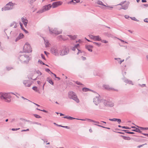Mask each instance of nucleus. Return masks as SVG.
Returning <instances> with one entry per match:
<instances>
[{"label":"nucleus","instance_id":"nucleus-8","mask_svg":"<svg viewBox=\"0 0 148 148\" xmlns=\"http://www.w3.org/2000/svg\"><path fill=\"white\" fill-rule=\"evenodd\" d=\"M49 31L50 34H55L58 35L62 33V31H58L57 29L56 28H54V29H49Z\"/></svg>","mask_w":148,"mask_h":148},{"label":"nucleus","instance_id":"nucleus-40","mask_svg":"<svg viewBox=\"0 0 148 148\" xmlns=\"http://www.w3.org/2000/svg\"><path fill=\"white\" fill-rule=\"evenodd\" d=\"M122 128L123 129H130L131 128L128 127H127V126H123L122 127Z\"/></svg>","mask_w":148,"mask_h":148},{"label":"nucleus","instance_id":"nucleus-25","mask_svg":"<svg viewBox=\"0 0 148 148\" xmlns=\"http://www.w3.org/2000/svg\"><path fill=\"white\" fill-rule=\"evenodd\" d=\"M125 82L126 83H128L129 84H131L132 85L133 84V82L132 81L130 80H129L128 79L125 80Z\"/></svg>","mask_w":148,"mask_h":148},{"label":"nucleus","instance_id":"nucleus-29","mask_svg":"<svg viewBox=\"0 0 148 148\" xmlns=\"http://www.w3.org/2000/svg\"><path fill=\"white\" fill-rule=\"evenodd\" d=\"M32 89L34 90V91H35L36 92H38L39 91V90H38V89H37V87L36 86H33L32 88Z\"/></svg>","mask_w":148,"mask_h":148},{"label":"nucleus","instance_id":"nucleus-5","mask_svg":"<svg viewBox=\"0 0 148 148\" xmlns=\"http://www.w3.org/2000/svg\"><path fill=\"white\" fill-rule=\"evenodd\" d=\"M23 51L25 53H29L32 52V48L30 45L27 43H26L23 47Z\"/></svg>","mask_w":148,"mask_h":148},{"label":"nucleus","instance_id":"nucleus-54","mask_svg":"<svg viewBox=\"0 0 148 148\" xmlns=\"http://www.w3.org/2000/svg\"><path fill=\"white\" fill-rule=\"evenodd\" d=\"M62 127L63 128H66L68 129H69V128H70L68 126H62Z\"/></svg>","mask_w":148,"mask_h":148},{"label":"nucleus","instance_id":"nucleus-47","mask_svg":"<svg viewBox=\"0 0 148 148\" xmlns=\"http://www.w3.org/2000/svg\"><path fill=\"white\" fill-rule=\"evenodd\" d=\"M68 119H69L70 120H73V119H76L75 118L73 117H72L69 116Z\"/></svg>","mask_w":148,"mask_h":148},{"label":"nucleus","instance_id":"nucleus-57","mask_svg":"<svg viewBox=\"0 0 148 148\" xmlns=\"http://www.w3.org/2000/svg\"><path fill=\"white\" fill-rule=\"evenodd\" d=\"M23 30L24 32L25 33L28 34V32L25 29V28H23Z\"/></svg>","mask_w":148,"mask_h":148},{"label":"nucleus","instance_id":"nucleus-9","mask_svg":"<svg viewBox=\"0 0 148 148\" xmlns=\"http://www.w3.org/2000/svg\"><path fill=\"white\" fill-rule=\"evenodd\" d=\"M51 51L52 53L56 56L59 55V53L57 48L55 47H53L51 49Z\"/></svg>","mask_w":148,"mask_h":148},{"label":"nucleus","instance_id":"nucleus-4","mask_svg":"<svg viewBox=\"0 0 148 148\" xmlns=\"http://www.w3.org/2000/svg\"><path fill=\"white\" fill-rule=\"evenodd\" d=\"M68 96L70 99H72L74 100L76 103H79V101L76 94L73 91H70L68 92Z\"/></svg>","mask_w":148,"mask_h":148},{"label":"nucleus","instance_id":"nucleus-34","mask_svg":"<svg viewBox=\"0 0 148 148\" xmlns=\"http://www.w3.org/2000/svg\"><path fill=\"white\" fill-rule=\"evenodd\" d=\"M34 115L37 118H41V116L37 114H34Z\"/></svg>","mask_w":148,"mask_h":148},{"label":"nucleus","instance_id":"nucleus-52","mask_svg":"<svg viewBox=\"0 0 148 148\" xmlns=\"http://www.w3.org/2000/svg\"><path fill=\"white\" fill-rule=\"evenodd\" d=\"M94 124V125H96L98 126L99 127H102V128H105V127L103 126H102V125H97V124Z\"/></svg>","mask_w":148,"mask_h":148},{"label":"nucleus","instance_id":"nucleus-19","mask_svg":"<svg viewBox=\"0 0 148 148\" xmlns=\"http://www.w3.org/2000/svg\"><path fill=\"white\" fill-rule=\"evenodd\" d=\"M129 4L130 2L129 1H127L126 2V3L124 5H122V7H123V10H126L128 8Z\"/></svg>","mask_w":148,"mask_h":148},{"label":"nucleus","instance_id":"nucleus-59","mask_svg":"<svg viewBox=\"0 0 148 148\" xmlns=\"http://www.w3.org/2000/svg\"><path fill=\"white\" fill-rule=\"evenodd\" d=\"M20 129V128H12V131L17 130H18L19 129Z\"/></svg>","mask_w":148,"mask_h":148},{"label":"nucleus","instance_id":"nucleus-1","mask_svg":"<svg viewBox=\"0 0 148 148\" xmlns=\"http://www.w3.org/2000/svg\"><path fill=\"white\" fill-rule=\"evenodd\" d=\"M18 58L22 63L27 64L29 60V56L25 55H19Z\"/></svg>","mask_w":148,"mask_h":148},{"label":"nucleus","instance_id":"nucleus-18","mask_svg":"<svg viewBox=\"0 0 148 148\" xmlns=\"http://www.w3.org/2000/svg\"><path fill=\"white\" fill-rule=\"evenodd\" d=\"M115 130H116V131H117V130H121V131H124V132L125 133H127V134H135V133L133 132H129V130H121L120 129H117V128Z\"/></svg>","mask_w":148,"mask_h":148},{"label":"nucleus","instance_id":"nucleus-53","mask_svg":"<svg viewBox=\"0 0 148 148\" xmlns=\"http://www.w3.org/2000/svg\"><path fill=\"white\" fill-rule=\"evenodd\" d=\"M146 144H147L145 143L144 144H143L142 145H139L137 147L138 148H140V147H143L144 145H146Z\"/></svg>","mask_w":148,"mask_h":148},{"label":"nucleus","instance_id":"nucleus-20","mask_svg":"<svg viewBox=\"0 0 148 148\" xmlns=\"http://www.w3.org/2000/svg\"><path fill=\"white\" fill-rule=\"evenodd\" d=\"M57 38L58 39H59V40H65L67 39H68V38L66 37H64L63 38L62 36L61 35H60L58 36Z\"/></svg>","mask_w":148,"mask_h":148},{"label":"nucleus","instance_id":"nucleus-23","mask_svg":"<svg viewBox=\"0 0 148 148\" xmlns=\"http://www.w3.org/2000/svg\"><path fill=\"white\" fill-rule=\"evenodd\" d=\"M104 87L106 89L108 90H115L113 88H110V87L108 85H104Z\"/></svg>","mask_w":148,"mask_h":148},{"label":"nucleus","instance_id":"nucleus-56","mask_svg":"<svg viewBox=\"0 0 148 148\" xmlns=\"http://www.w3.org/2000/svg\"><path fill=\"white\" fill-rule=\"evenodd\" d=\"M15 23H16V22H13L10 25V26L12 27Z\"/></svg>","mask_w":148,"mask_h":148},{"label":"nucleus","instance_id":"nucleus-49","mask_svg":"<svg viewBox=\"0 0 148 148\" xmlns=\"http://www.w3.org/2000/svg\"><path fill=\"white\" fill-rule=\"evenodd\" d=\"M41 56L42 58L43 59H44V60H46V59H45V56H44V55L42 53V54H41Z\"/></svg>","mask_w":148,"mask_h":148},{"label":"nucleus","instance_id":"nucleus-10","mask_svg":"<svg viewBox=\"0 0 148 148\" xmlns=\"http://www.w3.org/2000/svg\"><path fill=\"white\" fill-rule=\"evenodd\" d=\"M63 3L62 1H59L53 2L52 3V7L53 8H56L58 6L61 5Z\"/></svg>","mask_w":148,"mask_h":148},{"label":"nucleus","instance_id":"nucleus-60","mask_svg":"<svg viewBox=\"0 0 148 148\" xmlns=\"http://www.w3.org/2000/svg\"><path fill=\"white\" fill-rule=\"evenodd\" d=\"M21 98H22V99H24V100H28V101H30V102H31V101H30V100H28V99H27L26 98H25L24 97H23V96H22V97H21Z\"/></svg>","mask_w":148,"mask_h":148},{"label":"nucleus","instance_id":"nucleus-39","mask_svg":"<svg viewBox=\"0 0 148 148\" xmlns=\"http://www.w3.org/2000/svg\"><path fill=\"white\" fill-rule=\"evenodd\" d=\"M125 2H126V1H122V2H121L120 3H119V4H118L117 5H121V6L122 5H123Z\"/></svg>","mask_w":148,"mask_h":148},{"label":"nucleus","instance_id":"nucleus-28","mask_svg":"<svg viewBox=\"0 0 148 148\" xmlns=\"http://www.w3.org/2000/svg\"><path fill=\"white\" fill-rule=\"evenodd\" d=\"M48 82L50 84L53 85H54V82L52 81L51 79H50L49 80H47Z\"/></svg>","mask_w":148,"mask_h":148},{"label":"nucleus","instance_id":"nucleus-22","mask_svg":"<svg viewBox=\"0 0 148 148\" xmlns=\"http://www.w3.org/2000/svg\"><path fill=\"white\" fill-rule=\"evenodd\" d=\"M104 34L105 36H107L109 38L111 37L113 38L114 37V36L112 34L108 32H106L104 33Z\"/></svg>","mask_w":148,"mask_h":148},{"label":"nucleus","instance_id":"nucleus-63","mask_svg":"<svg viewBox=\"0 0 148 148\" xmlns=\"http://www.w3.org/2000/svg\"><path fill=\"white\" fill-rule=\"evenodd\" d=\"M79 44H76V45H75L74 47H75L76 48H77V47H78V46H79Z\"/></svg>","mask_w":148,"mask_h":148},{"label":"nucleus","instance_id":"nucleus-42","mask_svg":"<svg viewBox=\"0 0 148 148\" xmlns=\"http://www.w3.org/2000/svg\"><path fill=\"white\" fill-rule=\"evenodd\" d=\"M38 62L40 63V64H42L43 65L45 64L40 60H38Z\"/></svg>","mask_w":148,"mask_h":148},{"label":"nucleus","instance_id":"nucleus-11","mask_svg":"<svg viewBox=\"0 0 148 148\" xmlns=\"http://www.w3.org/2000/svg\"><path fill=\"white\" fill-rule=\"evenodd\" d=\"M52 7V5L50 4H49L47 5H45L42 7V8L44 12L49 10Z\"/></svg>","mask_w":148,"mask_h":148},{"label":"nucleus","instance_id":"nucleus-30","mask_svg":"<svg viewBox=\"0 0 148 148\" xmlns=\"http://www.w3.org/2000/svg\"><path fill=\"white\" fill-rule=\"evenodd\" d=\"M44 12V11L43 8H42L41 9L39 10L38 12H37V13L40 14V13H42V12Z\"/></svg>","mask_w":148,"mask_h":148},{"label":"nucleus","instance_id":"nucleus-51","mask_svg":"<svg viewBox=\"0 0 148 148\" xmlns=\"http://www.w3.org/2000/svg\"><path fill=\"white\" fill-rule=\"evenodd\" d=\"M36 73L39 74V75H42V73H41V72L39 71V70H38L37 71H36Z\"/></svg>","mask_w":148,"mask_h":148},{"label":"nucleus","instance_id":"nucleus-2","mask_svg":"<svg viewBox=\"0 0 148 148\" xmlns=\"http://www.w3.org/2000/svg\"><path fill=\"white\" fill-rule=\"evenodd\" d=\"M0 95L1 98L4 99L5 101L8 103L10 102L11 96L8 93L1 92L0 93Z\"/></svg>","mask_w":148,"mask_h":148},{"label":"nucleus","instance_id":"nucleus-58","mask_svg":"<svg viewBox=\"0 0 148 148\" xmlns=\"http://www.w3.org/2000/svg\"><path fill=\"white\" fill-rule=\"evenodd\" d=\"M45 71L49 73L50 71V69H49L47 68L45 69Z\"/></svg>","mask_w":148,"mask_h":148},{"label":"nucleus","instance_id":"nucleus-38","mask_svg":"<svg viewBox=\"0 0 148 148\" xmlns=\"http://www.w3.org/2000/svg\"><path fill=\"white\" fill-rule=\"evenodd\" d=\"M19 24L21 26V29L23 30V28H24L23 26V24L21 22H20Z\"/></svg>","mask_w":148,"mask_h":148},{"label":"nucleus","instance_id":"nucleus-37","mask_svg":"<svg viewBox=\"0 0 148 148\" xmlns=\"http://www.w3.org/2000/svg\"><path fill=\"white\" fill-rule=\"evenodd\" d=\"M36 0H29V3L31 4L32 5L34 2Z\"/></svg>","mask_w":148,"mask_h":148},{"label":"nucleus","instance_id":"nucleus-55","mask_svg":"<svg viewBox=\"0 0 148 148\" xmlns=\"http://www.w3.org/2000/svg\"><path fill=\"white\" fill-rule=\"evenodd\" d=\"M76 84L77 85H81L82 84L79 82L78 81H76L75 82Z\"/></svg>","mask_w":148,"mask_h":148},{"label":"nucleus","instance_id":"nucleus-16","mask_svg":"<svg viewBox=\"0 0 148 148\" xmlns=\"http://www.w3.org/2000/svg\"><path fill=\"white\" fill-rule=\"evenodd\" d=\"M93 47V46L92 45H85V48L90 52H92V51L91 49Z\"/></svg>","mask_w":148,"mask_h":148},{"label":"nucleus","instance_id":"nucleus-50","mask_svg":"<svg viewBox=\"0 0 148 148\" xmlns=\"http://www.w3.org/2000/svg\"><path fill=\"white\" fill-rule=\"evenodd\" d=\"M77 36L74 35L73 36V37H72L71 40H75L76 38L77 37Z\"/></svg>","mask_w":148,"mask_h":148},{"label":"nucleus","instance_id":"nucleus-17","mask_svg":"<svg viewBox=\"0 0 148 148\" xmlns=\"http://www.w3.org/2000/svg\"><path fill=\"white\" fill-rule=\"evenodd\" d=\"M91 36L93 37V40L95 41H100V40H101V38L99 37V36H93L91 35Z\"/></svg>","mask_w":148,"mask_h":148},{"label":"nucleus","instance_id":"nucleus-64","mask_svg":"<svg viewBox=\"0 0 148 148\" xmlns=\"http://www.w3.org/2000/svg\"><path fill=\"white\" fill-rule=\"evenodd\" d=\"M144 21L145 22H148V18H145L144 20Z\"/></svg>","mask_w":148,"mask_h":148},{"label":"nucleus","instance_id":"nucleus-43","mask_svg":"<svg viewBox=\"0 0 148 148\" xmlns=\"http://www.w3.org/2000/svg\"><path fill=\"white\" fill-rule=\"evenodd\" d=\"M116 121H117L119 124H120L121 122V119H116Z\"/></svg>","mask_w":148,"mask_h":148},{"label":"nucleus","instance_id":"nucleus-24","mask_svg":"<svg viewBox=\"0 0 148 148\" xmlns=\"http://www.w3.org/2000/svg\"><path fill=\"white\" fill-rule=\"evenodd\" d=\"M82 90L83 91L85 92H86L88 91H90L91 90H91L90 89L86 87L83 88Z\"/></svg>","mask_w":148,"mask_h":148},{"label":"nucleus","instance_id":"nucleus-41","mask_svg":"<svg viewBox=\"0 0 148 148\" xmlns=\"http://www.w3.org/2000/svg\"><path fill=\"white\" fill-rule=\"evenodd\" d=\"M101 42L103 43H106L108 42V41L105 40H102L101 39V40H100V41Z\"/></svg>","mask_w":148,"mask_h":148},{"label":"nucleus","instance_id":"nucleus-13","mask_svg":"<svg viewBox=\"0 0 148 148\" xmlns=\"http://www.w3.org/2000/svg\"><path fill=\"white\" fill-rule=\"evenodd\" d=\"M100 101L99 97L97 96L96 97L93 99V102L96 105H97Z\"/></svg>","mask_w":148,"mask_h":148},{"label":"nucleus","instance_id":"nucleus-21","mask_svg":"<svg viewBox=\"0 0 148 148\" xmlns=\"http://www.w3.org/2000/svg\"><path fill=\"white\" fill-rule=\"evenodd\" d=\"M97 3L100 5H102L103 6H104L105 7H108L110 8H112L113 7H110V6H107L105 5L100 0H98L97 1Z\"/></svg>","mask_w":148,"mask_h":148},{"label":"nucleus","instance_id":"nucleus-7","mask_svg":"<svg viewBox=\"0 0 148 148\" xmlns=\"http://www.w3.org/2000/svg\"><path fill=\"white\" fill-rule=\"evenodd\" d=\"M13 3L12 2H9L6 5V6L4 8H2V10H10L12 9L13 8Z\"/></svg>","mask_w":148,"mask_h":148},{"label":"nucleus","instance_id":"nucleus-61","mask_svg":"<svg viewBox=\"0 0 148 148\" xmlns=\"http://www.w3.org/2000/svg\"><path fill=\"white\" fill-rule=\"evenodd\" d=\"M125 18L126 19H128L129 18H130V17L128 15H125L124 16Z\"/></svg>","mask_w":148,"mask_h":148},{"label":"nucleus","instance_id":"nucleus-3","mask_svg":"<svg viewBox=\"0 0 148 148\" xmlns=\"http://www.w3.org/2000/svg\"><path fill=\"white\" fill-rule=\"evenodd\" d=\"M101 101L105 106L112 107L114 106L113 103L111 101L109 97H106L105 99L102 100Z\"/></svg>","mask_w":148,"mask_h":148},{"label":"nucleus","instance_id":"nucleus-27","mask_svg":"<svg viewBox=\"0 0 148 148\" xmlns=\"http://www.w3.org/2000/svg\"><path fill=\"white\" fill-rule=\"evenodd\" d=\"M21 19L22 22L23 23V24L24 23H25V22H28V20L26 18H25L23 17H22L21 18Z\"/></svg>","mask_w":148,"mask_h":148},{"label":"nucleus","instance_id":"nucleus-12","mask_svg":"<svg viewBox=\"0 0 148 148\" xmlns=\"http://www.w3.org/2000/svg\"><path fill=\"white\" fill-rule=\"evenodd\" d=\"M23 84L26 86L30 87L32 84L31 81L29 80H25L23 81Z\"/></svg>","mask_w":148,"mask_h":148},{"label":"nucleus","instance_id":"nucleus-35","mask_svg":"<svg viewBox=\"0 0 148 148\" xmlns=\"http://www.w3.org/2000/svg\"><path fill=\"white\" fill-rule=\"evenodd\" d=\"M93 43L95 44L98 47H100L101 45V43H97L96 42H93Z\"/></svg>","mask_w":148,"mask_h":148},{"label":"nucleus","instance_id":"nucleus-46","mask_svg":"<svg viewBox=\"0 0 148 148\" xmlns=\"http://www.w3.org/2000/svg\"><path fill=\"white\" fill-rule=\"evenodd\" d=\"M86 120L88 121L89 122H92L94 123V120H92L90 119H87Z\"/></svg>","mask_w":148,"mask_h":148},{"label":"nucleus","instance_id":"nucleus-14","mask_svg":"<svg viewBox=\"0 0 148 148\" xmlns=\"http://www.w3.org/2000/svg\"><path fill=\"white\" fill-rule=\"evenodd\" d=\"M131 128H132L135 129L132 130V131L134 132H138L140 133H142V132L140 130L135 127V126H132L131 127Z\"/></svg>","mask_w":148,"mask_h":148},{"label":"nucleus","instance_id":"nucleus-32","mask_svg":"<svg viewBox=\"0 0 148 148\" xmlns=\"http://www.w3.org/2000/svg\"><path fill=\"white\" fill-rule=\"evenodd\" d=\"M130 18L131 19L133 20H134V21H136L137 22H138L139 21L138 20H137V19H136L135 17H130Z\"/></svg>","mask_w":148,"mask_h":148},{"label":"nucleus","instance_id":"nucleus-26","mask_svg":"<svg viewBox=\"0 0 148 148\" xmlns=\"http://www.w3.org/2000/svg\"><path fill=\"white\" fill-rule=\"evenodd\" d=\"M121 136L125 140H130L131 139V138L129 137H127L122 135H121Z\"/></svg>","mask_w":148,"mask_h":148},{"label":"nucleus","instance_id":"nucleus-36","mask_svg":"<svg viewBox=\"0 0 148 148\" xmlns=\"http://www.w3.org/2000/svg\"><path fill=\"white\" fill-rule=\"evenodd\" d=\"M139 127L142 130H148V127Z\"/></svg>","mask_w":148,"mask_h":148},{"label":"nucleus","instance_id":"nucleus-33","mask_svg":"<svg viewBox=\"0 0 148 148\" xmlns=\"http://www.w3.org/2000/svg\"><path fill=\"white\" fill-rule=\"evenodd\" d=\"M44 40L46 42L45 43L46 47H49V44L48 41H47V42H46V41H45V39H44Z\"/></svg>","mask_w":148,"mask_h":148},{"label":"nucleus","instance_id":"nucleus-62","mask_svg":"<svg viewBox=\"0 0 148 148\" xmlns=\"http://www.w3.org/2000/svg\"><path fill=\"white\" fill-rule=\"evenodd\" d=\"M81 57L83 60H85L86 59V58L85 57L82 56Z\"/></svg>","mask_w":148,"mask_h":148},{"label":"nucleus","instance_id":"nucleus-44","mask_svg":"<svg viewBox=\"0 0 148 148\" xmlns=\"http://www.w3.org/2000/svg\"><path fill=\"white\" fill-rule=\"evenodd\" d=\"M116 118H113L112 119H109V120L110 121H116Z\"/></svg>","mask_w":148,"mask_h":148},{"label":"nucleus","instance_id":"nucleus-48","mask_svg":"<svg viewBox=\"0 0 148 148\" xmlns=\"http://www.w3.org/2000/svg\"><path fill=\"white\" fill-rule=\"evenodd\" d=\"M32 123L33 124H36L39 125H41V124L40 123H39L38 122H33Z\"/></svg>","mask_w":148,"mask_h":148},{"label":"nucleus","instance_id":"nucleus-6","mask_svg":"<svg viewBox=\"0 0 148 148\" xmlns=\"http://www.w3.org/2000/svg\"><path fill=\"white\" fill-rule=\"evenodd\" d=\"M69 52V49L65 46L63 50L60 51V54L61 56H63L68 54Z\"/></svg>","mask_w":148,"mask_h":148},{"label":"nucleus","instance_id":"nucleus-45","mask_svg":"<svg viewBox=\"0 0 148 148\" xmlns=\"http://www.w3.org/2000/svg\"><path fill=\"white\" fill-rule=\"evenodd\" d=\"M77 49L78 51V52L77 53V55H78L79 53H82L83 51H81V50L79 49H78L77 48Z\"/></svg>","mask_w":148,"mask_h":148},{"label":"nucleus","instance_id":"nucleus-31","mask_svg":"<svg viewBox=\"0 0 148 148\" xmlns=\"http://www.w3.org/2000/svg\"><path fill=\"white\" fill-rule=\"evenodd\" d=\"M76 3V2H74L73 0H72L68 3V4H73V5L75 4Z\"/></svg>","mask_w":148,"mask_h":148},{"label":"nucleus","instance_id":"nucleus-15","mask_svg":"<svg viewBox=\"0 0 148 148\" xmlns=\"http://www.w3.org/2000/svg\"><path fill=\"white\" fill-rule=\"evenodd\" d=\"M24 37V35L22 33H20L15 40V42H17L19 40L23 38Z\"/></svg>","mask_w":148,"mask_h":148}]
</instances>
